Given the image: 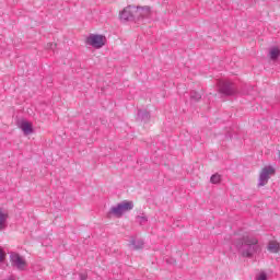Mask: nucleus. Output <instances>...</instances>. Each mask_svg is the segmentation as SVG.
Returning a JSON list of instances; mask_svg holds the SVG:
<instances>
[{"label":"nucleus","instance_id":"9b49d317","mask_svg":"<svg viewBox=\"0 0 280 280\" xmlns=\"http://www.w3.org/2000/svg\"><path fill=\"white\" fill-rule=\"evenodd\" d=\"M269 56H270L271 60H277V58H279V56H280L279 48H277V47L271 48L269 51Z\"/></svg>","mask_w":280,"mask_h":280},{"label":"nucleus","instance_id":"39448f33","mask_svg":"<svg viewBox=\"0 0 280 280\" xmlns=\"http://www.w3.org/2000/svg\"><path fill=\"white\" fill-rule=\"evenodd\" d=\"M105 38L102 35H90L86 38V44L95 47V49H102V46L105 45Z\"/></svg>","mask_w":280,"mask_h":280},{"label":"nucleus","instance_id":"393cba45","mask_svg":"<svg viewBox=\"0 0 280 280\" xmlns=\"http://www.w3.org/2000/svg\"><path fill=\"white\" fill-rule=\"evenodd\" d=\"M139 248H141V246H133V250H139Z\"/></svg>","mask_w":280,"mask_h":280},{"label":"nucleus","instance_id":"aec40b11","mask_svg":"<svg viewBox=\"0 0 280 280\" xmlns=\"http://www.w3.org/2000/svg\"><path fill=\"white\" fill-rule=\"evenodd\" d=\"M2 261H5V254L0 249V264H2Z\"/></svg>","mask_w":280,"mask_h":280},{"label":"nucleus","instance_id":"20e7f679","mask_svg":"<svg viewBox=\"0 0 280 280\" xmlns=\"http://www.w3.org/2000/svg\"><path fill=\"white\" fill-rule=\"evenodd\" d=\"M275 174V167L272 166H265L259 175L258 179V187H264L268 185V180H270V176Z\"/></svg>","mask_w":280,"mask_h":280},{"label":"nucleus","instance_id":"6ab92c4d","mask_svg":"<svg viewBox=\"0 0 280 280\" xmlns=\"http://www.w3.org/2000/svg\"><path fill=\"white\" fill-rule=\"evenodd\" d=\"M56 47H57L56 43H48L46 45V49H51L52 51H54V49H56Z\"/></svg>","mask_w":280,"mask_h":280},{"label":"nucleus","instance_id":"dca6fc26","mask_svg":"<svg viewBox=\"0 0 280 280\" xmlns=\"http://www.w3.org/2000/svg\"><path fill=\"white\" fill-rule=\"evenodd\" d=\"M145 242L143 240L138 238V240H131V246H143Z\"/></svg>","mask_w":280,"mask_h":280},{"label":"nucleus","instance_id":"423d86ee","mask_svg":"<svg viewBox=\"0 0 280 280\" xmlns=\"http://www.w3.org/2000/svg\"><path fill=\"white\" fill-rule=\"evenodd\" d=\"M237 240H240L238 246H257L259 244V241L249 234H244L242 238Z\"/></svg>","mask_w":280,"mask_h":280},{"label":"nucleus","instance_id":"9d476101","mask_svg":"<svg viewBox=\"0 0 280 280\" xmlns=\"http://www.w3.org/2000/svg\"><path fill=\"white\" fill-rule=\"evenodd\" d=\"M8 226V212H3V210L0 209V231H3Z\"/></svg>","mask_w":280,"mask_h":280},{"label":"nucleus","instance_id":"0eeeda50","mask_svg":"<svg viewBox=\"0 0 280 280\" xmlns=\"http://www.w3.org/2000/svg\"><path fill=\"white\" fill-rule=\"evenodd\" d=\"M255 246H241L238 247V253L242 255V257H253L255 255Z\"/></svg>","mask_w":280,"mask_h":280},{"label":"nucleus","instance_id":"ddd939ff","mask_svg":"<svg viewBox=\"0 0 280 280\" xmlns=\"http://www.w3.org/2000/svg\"><path fill=\"white\" fill-rule=\"evenodd\" d=\"M221 180H222V176H220V174H214L210 178V182L212 183V185H218V183H220Z\"/></svg>","mask_w":280,"mask_h":280},{"label":"nucleus","instance_id":"f8f14e48","mask_svg":"<svg viewBox=\"0 0 280 280\" xmlns=\"http://www.w3.org/2000/svg\"><path fill=\"white\" fill-rule=\"evenodd\" d=\"M137 11L140 12L141 16H148L150 14V7H138Z\"/></svg>","mask_w":280,"mask_h":280},{"label":"nucleus","instance_id":"f03ea898","mask_svg":"<svg viewBox=\"0 0 280 280\" xmlns=\"http://www.w3.org/2000/svg\"><path fill=\"white\" fill-rule=\"evenodd\" d=\"M217 84L222 95H235L237 93V88H235V84L231 81L219 80Z\"/></svg>","mask_w":280,"mask_h":280},{"label":"nucleus","instance_id":"5701e85b","mask_svg":"<svg viewBox=\"0 0 280 280\" xmlns=\"http://www.w3.org/2000/svg\"><path fill=\"white\" fill-rule=\"evenodd\" d=\"M80 280H86V275L85 273H81L80 275Z\"/></svg>","mask_w":280,"mask_h":280},{"label":"nucleus","instance_id":"b1692460","mask_svg":"<svg viewBox=\"0 0 280 280\" xmlns=\"http://www.w3.org/2000/svg\"><path fill=\"white\" fill-rule=\"evenodd\" d=\"M4 280H16V279L14 278V276H10L9 278H7Z\"/></svg>","mask_w":280,"mask_h":280},{"label":"nucleus","instance_id":"4be33fe9","mask_svg":"<svg viewBox=\"0 0 280 280\" xmlns=\"http://www.w3.org/2000/svg\"><path fill=\"white\" fill-rule=\"evenodd\" d=\"M268 246H280V244L277 241H270Z\"/></svg>","mask_w":280,"mask_h":280},{"label":"nucleus","instance_id":"6e6552de","mask_svg":"<svg viewBox=\"0 0 280 280\" xmlns=\"http://www.w3.org/2000/svg\"><path fill=\"white\" fill-rule=\"evenodd\" d=\"M132 19H135V15L132 14V7H127L121 11L120 13L121 21H132Z\"/></svg>","mask_w":280,"mask_h":280},{"label":"nucleus","instance_id":"2eb2a0df","mask_svg":"<svg viewBox=\"0 0 280 280\" xmlns=\"http://www.w3.org/2000/svg\"><path fill=\"white\" fill-rule=\"evenodd\" d=\"M267 253H272V254L280 253V246H267Z\"/></svg>","mask_w":280,"mask_h":280},{"label":"nucleus","instance_id":"4468645a","mask_svg":"<svg viewBox=\"0 0 280 280\" xmlns=\"http://www.w3.org/2000/svg\"><path fill=\"white\" fill-rule=\"evenodd\" d=\"M190 98L195 102H199L202 98V95L196 91L190 92Z\"/></svg>","mask_w":280,"mask_h":280},{"label":"nucleus","instance_id":"f257e3e1","mask_svg":"<svg viewBox=\"0 0 280 280\" xmlns=\"http://www.w3.org/2000/svg\"><path fill=\"white\" fill-rule=\"evenodd\" d=\"M132 209H135L132 201H122L109 209L107 218H121L124 213H128V211H132Z\"/></svg>","mask_w":280,"mask_h":280},{"label":"nucleus","instance_id":"7ed1b4c3","mask_svg":"<svg viewBox=\"0 0 280 280\" xmlns=\"http://www.w3.org/2000/svg\"><path fill=\"white\" fill-rule=\"evenodd\" d=\"M10 261L11 266L18 270H25V268H27V261H25V258L15 252L10 254Z\"/></svg>","mask_w":280,"mask_h":280},{"label":"nucleus","instance_id":"1a4fd4ad","mask_svg":"<svg viewBox=\"0 0 280 280\" xmlns=\"http://www.w3.org/2000/svg\"><path fill=\"white\" fill-rule=\"evenodd\" d=\"M20 128L22 132H24V135H32V132H34L32 124H30L28 121H22Z\"/></svg>","mask_w":280,"mask_h":280},{"label":"nucleus","instance_id":"412c9836","mask_svg":"<svg viewBox=\"0 0 280 280\" xmlns=\"http://www.w3.org/2000/svg\"><path fill=\"white\" fill-rule=\"evenodd\" d=\"M257 280H268V276H266V273L262 272V273L259 275Z\"/></svg>","mask_w":280,"mask_h":280},{"label":"nucleus","instance_id":"a211bd4d","mask_svg":"<svg viewBox=\"0 0 280 280\" xmlns=\"http://www.w3.org/2000/svg\"><path fill=\"white\" fill-rule=\"evenodd\" d=\"M139 117H142V119H150V113L148 112H138Z\"/></svg>","mask_w":280,"mask_h":280},{"label":"nucleus","instance_id":"f3484780","mask_svg":"<svg viewBox=\"0 0 280 280\" xmlns=\"http://www.w3.org/2000/svg\"><path fill=\"white\" fill-rule=\"evenodd\" d=\"M137 222H139V224H145V222H148V217H145V215H138L137 217Z\"/></svg>","mask_w":280,"mask_h":280}]
</instances>
